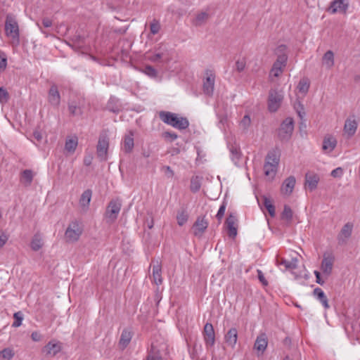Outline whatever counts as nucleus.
<instances>
[{
	"label": "nucleus",
	"mask_w": 360,
	"mask_h": 360,
	"mask_svg": "<svg viewBox=\"0 0 360 360\" xmlns=\"http://www.w3.org/2000/svg\"><path fill=\"white\" fill-rule=\"evenodd\" d=\"M159 117L164 123L179 130L186 129L189 126V122L186 117L172 112L160 111Z\"/></svg>",
	"instance_id": "nucleus-1"
},
{
	"label": "nucleus",
	"mask_w": 360,
	"mask_h": 360,
	"mask_svg": "<svg viewBox=\"0 0 360 360\" xmlns=\"http://www.w3.org/2000/svg\"><path fill=\"white\" fill-rule=\"evenodd\" d=\"M5 32L8 37H11L13 40L16 41L17 44L19 43L20 33L18 24L15 15L11 13L6 15Z\"/></svg>",
	"instance_id": "nucleus-2"
},
{
	"label": "nucleus",
	"mask_w": 360,
	"mask_h": 360,
	"mask_svg": "<svg viewBox=\"0 0 360 360\" xmlns=\"http://www.w3.org/2000/svg\"><path fill=\"white\" fill-rule=\"evenodd\" d=\"M82 228L79 221H72L69 224L65 232V238L68 243L77 242L82 233Z\"/></svg>",
	"instance_id": "nucleus-3"
},
{
	"label": "nucleus",
	"mask_w": 360,
	"mask_h": 360,
	"mask_svg": "<svg viewBox=\"0 0 360 360\" xmlns=\"http://www.w3.org/2000/svg\"><path fill=\"white\" fill-rule=\"evenodd\" d=\"M122 202L120 200H112L108 203L105 212V218L108 224L113 223L120 212Z\"/></svg>",
	"instance_id": "nucleus-4"
},
{
	"label": "nucleus",
	"mask_w": 360,
	"mask_h": 360,
	"mask_svg": "<svg viewBox=\"0 0 360 360\" xmlns=\"http://www.w3.org/2000/svg\"><path fill=\"white\" fill-rule=\"evenodd\" d=\"M294 130V121L292 117H287L281 123L278 131V136L281 141H288Z\"/></svg>",
	"instance_id": "nucleus-5"
},
{
	"label": "nucleus",
	"mask_w": 360,
	"mask_h": 360,
	"mask_svg": "<svg viewBox=\"0 0 360 360\" xmlns=\"http://www.w3.org/2000/svg\"><path fill=\"white\" fill-rule=\"evenodd\" d=\"M335 256L331 252H326L323 255L321 270L326 277H329L333 271Z\"/></svg>",
	"instance_id": "nucleus-6"
},
{
	"label": "nucleus",
	"mask_w": 360,
	"mask_h": 360,
	"mask_svg": "<svg viewBox=\"0 0 360 360\" xmlns=\"http://www.w3.org/2000/svg\"><path fill=\"white\" fill-rule=\"evenodd\" d=\"M109 139L107 135H100L96 146V153L101 161H105L108 158Z\"/></svg>",
	"instance_id": "nucleus-7"
},
{
	"label": "nucleus",
	"mask_w": 360,
	"mask_h": 360,
	"mask_svg": "<svg viewBox=\"0 0 360 360\" xmlns=\"http://www.w3.org/2000/svg\"><path fill=\"white\" fill-rule=\"evenodd\" d=\"M282 94L275 89H271L269 93L268 109L270 112H276L280 108L283 101Z\"/></svg>",
	"instance_id": "nucleus-8"
},
{
	"label": "nucleus",
	"mask_w": 360,
	"mask_h": 360,
	"mask_svg": "<svg viewBox=\"0 0 360 360\" xmlns=\"http://www.w3.org/2000/svg\"><path fill=\"white\" fill-rule=\"evenodd\" d=\"M61 349V343L56 340H51L41 349V353L46 357H53L58 354Z\"/></svg>",
	"instance_id": "nucleus-9"
},
{
	"label": "nucleus",
	"mask_w": 360,
	"mask_h": 360,
	"mask_svg": "<svg viewBox=\"0 0 360 360\" xmlns=\"http://www.w3.org/2000/svg\"><path fill=\"white\" fill-rule=\"evenodd\" d=\"M84 107V99L82 98H77V99L71 100L68 103V110L72 116H80L83 114V109Z\"/></svg>",
	"instance_id": "nucleus-10"
},
{
	"label": "nucleus",
	"mask_w": 360,
	"mask_h": 360,
	"mask_svg": "<svg viewBox=\"0 0 360 360\" xmlns=\"http://www.w3.org/2000/svg\"><path fill=\"white\" fill-rule=\"evenodd\" d=\"M358 122L356 120L355 115H350L347 118L344 125V132L347 134V138L353 136L357 129Z\"/></svg>",
	"instance_id": "nucleus-11"
},
{
	"label": "nucleus",
	"mask_w": 360,
	"mask_h": 360,
	"mask_svg": "<svg viewBox=\"0 0 360 360\" xmlns=\"http://www.w3.org/2000/svg\"><path fill=\"white\" fill-rule=\"evenodd\" d=\"M204 341L207 347H212L215 343V333L213 326L210 323H207L203 330Z\"/></svg>",
	"instance_id": "nucleus-12"
},
{
	"label": "nucleus",
	"mask_w": 360,
	"mask_h": 360,
	"mask_svg": "<svg viewBox=\"0 0 360 360\" xmlns=\"http://www.w3.org/2000/svg\"><path fill=\"white\" fill-rule=\"evenodd\" d=\"M208 226V221L205 217H198L193 225V232L195 236L201 237Z\"/></svg>",
	"instance_id": "nucleus-13"
},
{
	"label": "nucleus",
	"mask_w": 360,
	"mask_h": 360,
	"mask_svg": "<svg viewBox=\"0 0 360 360\" xmlns=\"http://www.w3.org/2000/svg\"><path fill=\"white\" fill-rule=\"evenodd\" d=\"M348 3L346 0H333L330 5L328 11L334 14L337 12L345 13L348 8Z\"/></svg>",
	"instance_id": "nucleus-14"
},
{
	"label": "nucleus",
	"mask_w": 360,
	"mask_h": 360,
	"mask_svg": "<svg viewBox=\"0 0 360 360\" xmlns=\"http://www.w3.org/2000/svg\"><path fill=\"white\" fill-rule=\"evenodd\" d=\"M268 345V340L265 333H262L257 337L254 344V349L257 351V355L264 354Z\"/></svg>",
	"instance_id": "nucleus-15"
},
{
	"label": "nucleus",
	"mask_w": 360,
	"mask_h": 360,
	"mask_svg": "<svg viewBox=\"0 0 360 360\" xmlns=\"http://www.w3.org/2000/svg\"><path fill=\"white\" fill-rule=\"evenodd\" d=\"M353 225L350 223L345 224L338 236V240L340 245H344L350 238L352 232Z\"/></svg>",
	"instance_id": "nucleus-16"
},
{
	"label": "nucleus",
	"mask_w": 360,
	"mask_h": 360,
	"mask_svg": "<svg viewBox=\"0 0 360 360\" xmlns=\"http://www.w3.org/2000/svg\"><path fill=\"white\" fill-rule=\"evenodd\" d=\"M152 269V277L154 283H155L157 285H161L162 283V268L161 264L158 260H153Z\"/></svg>",
	"instance_id": "nucleus-17"
},
{
	"label": "nucleus",
	"mask_w": 360,
	"mask_h": 360,
	"mask_svg": "<svg viewBox=\"0 0 360 360\" xmlns=\"http://www.w3.org/2000/svg\"><path fill=\"white\" fill-rule=\"evenodd\" d=\"M237 218L233 214H230L226 218V224L229 237L234 238L237 236Z\"/></svg>",
	"instance_id": "nucleus-18"
},
{
	"label": "nucleus",
	"mask_w": 360,
	"mask_h": 360,
	"mask_svg": "<svg viewBox=\"0 0 360 360\" xmlns=\"http://www.w3.org/2000/svg\"><path fill=\"white\" fill-rule=\"evenodd\" d=\"M48 100L50 104L54 107H58L60 103V96L56 85L53 84L51 86L49 94Z\"/></svg>",
	"instance_id": "nucleus-19"
},
{
	"label": "nucleus",
	"mask_w": 360,
	"mask_h": 360,
	"mask_svg": "<svg viewBox=\"0 0 360 360\" xmlns=\"http://www.w3.org/2000/svg\"><path fill=\"white\" fill-rule=\"evenodd\" d=\"M337 146V140L332 135H327L323 141L322 149L326 153L332 152Z\"/></svg>",
	"instance_id": "nucleus-20"
},
{
	"label": "nucleus",
	"mask_w": 360,
	"mask_h": 360,
	"mask_svg": "<svg viewBox=\"0 0 360 360\" xmlns=\"http://www.w3.org/2000/svg\"><path fill=\"white\" fill-rule=\"evenodd\" d=\"M295 183L296 180L293 176L288 177L283 183L281 187L282 193L287 195H290L295 188Z\"/></svg>",
	"instance_id": "nucleus-21"
},
{
	"label": "nucleus",
	"mask_w": 360,
	"mask_h": 360,
	"mask_svg": "<svg viewBox=\"0 0 360 360\" xmlns=\"http://www.w3.org/2000/svg\"><path fill=\"white\" fill-rule=\"evenodd\" d=\"M319 176L314 173H307L305 175V186H308L311 191L317 188Z\"/></svg>",
	"instance_id": "nucleus-22"
},
{
	"label": "nucleus",
	"mask_w": 360,
	"mask_h": 360,
	"mask_svg": "<svg viewBox=\"0 0 360 360\" xmlns=\"http://www.w3.org/2000/svg\"><path fill=\"white\" fill-rule=\"evenodd\" d=\"M286 46L284 44L279 45L276 49V54L277 55V59L274 63H278L281 65L285 66L288 60V56L285 53Z\"/></svg>",
	"instance_id": "nucleus-23"
},
{
	"label": "nucleus",
	"mask_w": 360,
	"mask_h": 360,
	"mask_svg": "<svg viewBox=\"0 0 360 360\" xmlns=\"http://www.w3.org/2000/svg\"><path fill=\"white\" fill-rule=\"evenodd\" d=\"M281 158V150L278 148H273L271 150L266 157L265 162H269L272 165L278 167Z\"/></svg>",
	"instance_id": "nucleus-24"
},
{
	"label": "nucleus",
	"mask_w": 360,
	"mask_h": 360,
	"mask_svg": "<svg viewBox=\"0 0 360 360\" xmlns=\"http://www.w3.org/2000/svg\"><path fill=\"white\" fill-rule=\"evenodd\" d=\"M226 343L233 348L238 340V330L236 328H231L224 336Z\"/></svg>",
	"instance_id": "nucleus-25"
},
{
	"label": "nucleus",
	"mask_w": 360,
	"mask_h": 360,
	"mask_svg": "<svg viewBox=\"0 0 360 360\" xmlns=\"http://www.w3.org/2000/svg\"><path fill=\"white\" fill-rule=\"evenodd\" d=\"M215 77L210 74L208 75L203 82V91L208 96H212L214 91Z\"/></svg>",
	"instance_id": "nucleus-26"
},
{
	"label": "nucleus",
	"mask_w": 360,
	"mask_h": 360,
	"mask_svg": "<svg viewBox=\"0 0 360 360\" xmlns=\"http://www.w3.org/2000/svg\"><path fill=\"white\" fill-rule=\"evenodd\" d=\"M133 333L129 329L125 328L122 330L119 341V345L122 349H125L129 345Z\"/></svg>",
	"instance_id": "nucleus-27"
},
{
	"label": "nucleus",
	"mask_w": 360,
	"mask_h": 360,
	"mask_svg": "<svg viewBox=\"0 0 360 360\" xmlns=\"http://www.w3.org/2000/svg\"><path fill=\"white\" fill-rule=\"evenodd\" d=\"M34 178V173L31 169H25L20 173V181L25 186H31Z\"/></svg>",
	"instance_id": "nucleus-28"
},
{
	"label": "nucleus",
	"mask_w": 360,
	"mask_h": 360,
	"mask_svg": "<svg viewBox=\"0 0 360 360\" xmlns=\"http://www.w3.org/2000/svg\"><path fill=\"white\" fill-rule=\"evenodd\" d=\"M313 295L321 302L325 309H327L330 307L328 298L322 289L316 288L313 290Z\"/></svg>",
	"instance_id": "nucleus-29"
},
{
	"label": "nucleus",
	"mask_w": 360,
	"mask_h": 360,
	"mask_svg": "<svg viewBox=\"0 0 360 360\" xmlns=\"http://www.w3.org/2000/svg\"><path fill=\"white\" fill-rule=\"evenodd\" d=\"M92 191L90 189L84 191L79 198V205L84 210H87L91 202Z\"/></svg>",
	"instance_id": "nucleus-30"
},
{
	"label": "nucleus",
	"mask_w": 360,
	"mask_h": 360,
	"mask_svg": "<svg viewBox=\"0 0 360 360\" xmlns=\"http://www.w3.org/2000/svg\"><path fill=\"white\" fill-rule=\"evenodd\" d=\"M322 62L328 69H330L334 65L333 52L330 50L326 51L323 56Z\"/></svg>",
	"instance_id": "nucleus-31"
},
{
	"label": "nucleus",
	"mask_w": 360,
	"mask_h": 360,
	"mask_svg": "<svg viewBox=\"0 0 360 360\" xmlns=\"http://www.w3.org/2000/svg\"><path fill=\"white\" fill-rule=\"evenodd\" d=\"M134 138L133 134L130 132L129 134L126 135L124 139V150L127 153H129L134 148Z\"/></svg>",
	"instance_id": "nucleus-32"
},
{
	"label": "nucleus",
	"mask_w": 360,
	"mask_h": 360,
	"mask_svg": "<svg viewBox=\"0 0 360 360\" xmlns=\"http://www.w3.org/2000/svg\"><path fill=\"white\" fill-rule=\"evenodd\" d=\"M297 259H295L292 261H287L286 259L281 258V259H276V265H283L286 269H295L297 268Z\"/></svg>",
	"instance_id": "nucleus-33"
},
{
	"label": "nucleus",
	"mask_w": 360,
	"mask_h": 360,
	"mask_svg": "<svg viewBox=\"0 0 360 360\" xmlns=\"http://www.w3.org/2000/svg\"><path fill=\"white\" fill-rule=\"evenodd\" d=\"M78 144V140L76 136L68 139L65 141V149L69 153H74Z\"/></svg>",
	"instance_id": "nucleus-34"
},
{
	"label": "nucleus",
	"mask_w": 360,
	"mask_h": 360,
	"mask_svg": "<svg viewBox=\"0 0 360 360\" xmlns=\"http://www.w3.org/2000/svg\"><path fill=\"white\" fill-rule=\"evenodd\" d=\"M146 360H162L159 349L155 346L151 345L150 349L148 352Z\"/></svg>",
	"instance_id": "nucleus-35"
},
{
	"label": "nucleus",
	"mask_w": 360,
	"mask_h": 360,
	"mask_svg": "<svg viewBox=\"0 0 360 360\" xmlns=\"http://www.w3.org/2000/svg\"><path fill=\"white\" fill-rule=\"evenodd\" d=\"M278 167L269 162H265L264 165V174L267 176L274 177L277 172Z\"/></svg>",
	"instance_id": "nucleus-36"
},
{
	"label": "nucleus",
	"mask_w": 360,
	"mask_h": 360,
	"mask_svg": "<svg viewBox=\"0 0 360 360\" xmlns=\"http://www.w3.org/2000/svg\"><path fill=\"white\" fill-rule=\"evenodd\" d=\"M209 18V14L206 12H202L198 13L195 20H193V25L195 26H201L204 25Z\"/></svg>",
	"instance_id": "nucleus-37"
},
{
	"label": "nucleus",
	"mask_w": 360,
	"mask_h": 360,
	"mask_svg": "<svg viewBox=\"0 0 360 360\" xmlns=\"http://www.w3.org/2000/svg\"><path fill=\"white\" fill-rule=\"evenodd\" d=\"M262 199H263L264 206L267 210L270 216L274 217L275 216L276 212H275V207L272 204L271 200H270L269 198H268L266 196H263Z\"/></svg>",
	"instance_id": "nucleus-38"
},
{
	"label": "nucleus",
	"mask_w": 360,
	"mask_h": 360,
	"mask_svg": "<svg viewBox=\"0 0 360 360\" xmlns=\"http://www.w3.org/2000/svg\"><path fill=\"white\" fill-rule=\"evenodd\" d=\"M43 245L42 239L40 236L38 234H35L31 241V248L34 251H38Z\"/></svg>",
	"instance_id": "nucleus-39"
},
{
	"label": "nucleus",
	"mask_w": 360,
	"mask_h": 360,
	"mask_svg": "<svg viewBox=\"0 0 360 360\" xmlns=\"http://www.w3.org/2000/svg\"><path fill=\"white\" fill-rule=\"evenodd\" d=\"M230 153H231V158L232 161L236 165L238 164V162L240 158V156H241V153H240V148L236 146H232L230 148Z\"/></svg>",
	"instance_id": "nucleus-40"
},
{
	"label": "nucleus",
	"mask_w": 360,
	"mask_h": 360,
	"mask_svg": "<svg viewBox=\"0 0 360 360\" xmlns=\"http://www.w3.org/2000/svg\"><path fill=\"white\" fill-rule=\"evenodd\" d=\"M14 355L15 352L11 347H6L0 352V356L6 360H11Z\"/></svg>",
	"instance_id": "nucleus-41"
},
{
	"label": "nucleus",
	"mask_w": 360,
	"mask_h": 360,
	"mask_svg": "<svg viewBox=\"0 0 360 360\" xmlns=\"http://www.w3.org/2000/svg\"><path fill=\"white\" fill-rule=\"evenodd\" d=\"M13 318L15 321H13L12 324V327L13 328H18L22 325V321L24 319V316L22 311H19L13 314Z\"/></svg>",
	"instance_id": "nucleus-42"
},
{
	"label": "nucleus",
	"mask_w": 360,
	"mask_h": 360,
	"mask_svg": "<svg viewBox=\"0 0 360 360\" xmlns=\"http://www.w3.org/2000/svg\"><path fill=\"white\" fill-rule=\"evenodd\" d=\"M188 219V215L185 210L179 212L176 216L177 223L179 226H183Z\"/></svg>",
	"instance_id": "nucleus-43"
},
{
	"label": "nucleus",
	"mask_w": 360,
	"mask_h": 360,
	"mask_svg": "<svg viewBox=\"0 0 360 360\" xmlns=\"http://www.w3.org/2000/svg\"><path fill=\"white\" fill-rule=\"evenodd\" d=\"M281 217L283 219H285L288 221H291L292 218V211L288 205L284 206L283 211L281 214Z\"/></svg>",
	"instance_id": "nucleus-44"
},
{
	"label": "nucleus",
	"mask_w": 360,
	"mask_h": 360,
	"mask_svg": "<svg viewBox=\"0 0 360 360\" xmlns=\"http://www.w3.org/2000/svg\"><path fill=\"white\" fill-rule=\"evenodd\" d=\"M284 68V65H281L278 63H274L271 70V74L277 77L283 72Z\"/></svg>",
	"instance_id": "nucleus-45"
},
{
	"label": "nucleus",
	"mask_w": 360,
	"mask_h": 360,
	"mask_svg": "<svg viewBox=\"0 0 360 360\" xmlns=\"http://www.w3.org/2000/svg\"><path fill=\"white\" fill-rule=\"evenodd\" d=\"M142 72L151 78H155L158 75L157 70L151 65H146Z\"/></svg>",
	"instance_id": "nucleus-46"
},
{
	"label": "nucleus",
	"mask_w": 360,
	"mask_h": 360,
	"mask_svg": "<svg viewBox=\"0 0 360 360\" xmlns=\"http://www.w3.org/2000/svg\"><path fill=\"white\" fill-rule=\"evenodd\" d=\"M160 24L156 19H153L150 24V31L153 35L158 34L160 30Z\"/></svg>",
	"instance_id": "nucleus-47"
},
{
	"label": "nucleus",
	"mask_w": 360,
	"mask_h": 360,
	"mask_svg": "<svg viewBox=\"0 0 360 360\" xmlns=\"http://www.w3.org/2000/svg\"><path fill=\"white\" fill-rule=\"evenodd\" d=\"M200 188V182L198 177L192 178L191 180L190 189L192 192L196 193Z\"/></svg>",
	"instance_id": "nucleus-48"
},
{
	"label": "nucleus",
	"mask_w": 360,
	"mask_h": 360,
	"mask_svg": "<svg viewBox=\"0 0 360 360\" xmlns=\"http://www.w3.org/2000/svg\"><path fill=\"white\" fill-rule=\"evenodd\" d=\"M7 67L6 54L0 50V72H3Z\"/></svg>",
	"instance_id": "nucleus-49"
},
{
	"label": "nucleus",
	"mask_w": 360,
	"mask_h": 360,
	"mask_svg": "<svg viewBox=\"0 0 360 360\" xmlns=\"http://www.w3.org/2000/svg\"><path fill=\"white\" fill-rule=\"evenodd\" d=\"M309 88V83L307 79H302L298 84V89L302 93H307Z\"/></svg>",
	"instance_id": "nucleus-50"
},
{
	"label": "nucleus",
	"mask_w": 360,
	"mask_h": 360,
	"mask_svg": "<svg viewBox=\"0 0 360 360\" xmlns=\"http://www.w3.org/2000/svg\"><path fill=\"white\" fill-rule=\"evenodd\" d=\"M9 99V95L7 90L3 87H0V103H6Z\"/></svg>",
	"instance_id": "nucleus-51"
},
{
	"label": "nucleus",
	"mask_w": 360,
	"mask_h": 360,
	"mask_svg": "<svg viewBox=\"0 0 360 360\" xmlns=\"http://www.w3.org/2000/svg\"><path fill=\"white\" fill-rule=\"evenodd\" d=\"M295 108L299 117L302 120L305 116V111L303 105L300 102H298L295 104Z\"/></svg>",
	"instance_id": "nucleus-52"
},
{
	"label": "nucleus",
	"mask_w": 360,
	"mask_h": 360,
	"mask_svg": "<svg viewBox=\"0 0 360 360\" xmlns=\"http://www.w3.org/2000/svg\"><path fill=\"white\" fill-rule=\"evenodd\" d=\"M161 171L164 172L165 175L167 179H172L174 176V172L169 166H163L161 168Z\"/></svg>",
	"instance_id": "nucleus-53"
},
{
	"label": "nucleus",
	"mask_w": 360,
	"mask_h": 360,
	"mask_svg": "<svg viewBox=\"0 0 360 360\" xmlns=\"http://www.w3.org/2000/svg\"><path fill=\"white\" fill-rule=\"evenodd\" d=\"M226 207V203L225 202H223L217 212V215H216L217 219L219 221L222 219V218L224 215Z\"/></svg>",
	"instance_id": "nucleus-54"
},
{
	"label": "nucleus",
	"mask_w": 360,
	"mask_h": 360,
	"mask_svg": "<svg viewBox=\"0 0 360 360\" xmlns=\"http://www.w3.org/2000/svg\"><path fill=\"white\" fill-rule=\"evenodd\" d=\"M162 137L165 139H169L171 142L175 141L178 138V135L174 132L165 131L162 134Z\"/></svg>",
	"instance_id": "nucleus-55"
},
{
	"label": "nucleus",
	"mask_w": 360,
	"mask_h": 360,
	"mask_svg": "<svg viewBox=\"0 0 360 360\" xmlns=\"http://www.w3.org/2000/svg\"><path fill=\"white\" fill-rule=\"evenodd\" d=\"M251 122L250 117L249 115H245L240 121V126L244 129H247Z\"/></svg>",
	"instance_id": "nucleus-56"
},
{
	"label": "nucleus",
	"mask_w": 360,
	"mask_h": 360,
	"mask_svg": "<svg viewBox=\"0 0 360 360\" xmlns=\"http://www.w3.org/2000/svg\"><path fill=\"white\" fill-rule=\"evenodd\" d=\"M246 65L245 60H238L236 62V68L238 72H240L244 70Z\"/></svg>",
	"instance_id": "nucleus-57"
},
{
	"label": "nucleus",
	"mask_w": 360,
	"mask_h": 360,
	"mask_svg": "<svg viewBox=\"0 0 360 360\" xmlns=\"http://www.w3.org/2000/svg\"><path fill=\"white\" fill-rule=\"evenodd\" d=\"M343 174V169L341 167H337L331 172V176L334 178L341 177Z\"/></svg>",
	"instance_id": "nucleus-58"
},
{
	"label": "nucleus",
	"mask_w": 360,
	"mask_h": 360,
	"mask_svg": "<svg viewBox=\"0 0 360 360\" xmlns=\"http://www.w3.org/2000/svg\"><path fill=\"white\" fill-rule=\"evenodd\" d=\"M163 56V54L161 53H155L148 57V60L153 63H156L159 61Z\"/></svg>",
	"instance_id": "nucleus-59"
},
{
	"label": "nucleus",
	"mask_w": 360,
	"mask_h": 360,
	"mask_svg": "<svg viewBox=\"0 0 360 360\" xmlns=\"http://www.w3.org/2000/svg\"><path fill=\"white\" fill-rule=\"evenodd\" d=\"M257 277H258V279L259 280V281L264 285H268V282L266 280L265 277H264V274L262 273V271L259 269H258L257 271Z\"/></svg>",
	"instance_id": "nucleus-60"
},
{
	"label": "nucleus",
	"mask_w": 360,
	"mask_h": 360,
	"mask_svg": "<svg viewBox=\"0 0 360 360\" xmlns=\"http://www.w3.org/2000/svg\"><path fill=\"white\" fill-rule=\"evenodd\" d=\"M31 338L34 342H40L42 340V335L37 331H34L31 334Z\"/></svg>",
	"instance_id": "nucleus-61"
},
{
	"label": "nucleus",
	"mask_w": 360,
	"mask_h": 360,
	"mask_svg": "<svg viewBox=\"0 0 360 360\" xmlns=\"http://www.w3.org/2000/svg\"><path fill=\"white\" fill-rule=\"evenodd\" d=\"M145 225L149 229H151L154 226V220L153 217L151 216L149 218H147L145 221Z\"/></svg>",
	"instance_id": "nucleus-62"
},
{
	"label": "nucleus",
	"mask_w": 360,
	"mask_h": 360,
	"mask_svg": "<svg viewBox=\"0 0 360 360\" xmlns=\"http://www.w3.org/2000/svg\"><path fill=\"white\" fill-rule=\"evenodd\" d=\"M314 274L316 276V282L323 285L324 284V281H323L321 278V273L318 271H314Z\"/></svg>",
	"instance_id": "nucleus-63"
},
{
	"label": "nucleus",
	"mask_w": 360,
	"mask_h": 360,
	"mask_svg": "<svg viewBox=\"0 0 360 360\" xmlns=\"http://www.w3.org/2000/svg\"><path fill=\"white\" fill-rule=\"evenodd\" d=\"M41 23L44 27H50L52 26V20L47 18H43Z\"/></svg>",
	"instance_id": "nucleus-64"
}]
</instances>
